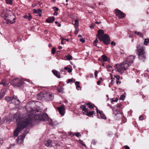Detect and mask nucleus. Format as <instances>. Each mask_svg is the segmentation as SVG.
Instances as JSON below:
<instances>
[{"label": "nucleus", "mask_w": 149, "mask_h": 149, "mask_svg": "<svg viewBox=\"0 0 149 149\" xmlns=\"http://www.w3.org/2000/svg\"><path fill=\"white\" fill-rule=\"evenodd\" d=\"M135 33L137 34L138 36H139L141 37H142L143 36V35L142 34V33L141 32H137L136 31L135 32Z\"/></svg>", "instance_id": "obj_32"}, {"label": "nucleus", "mask_w": 149, "mask_h": 149, "mask_svg": "<svg viewBox=\"0 0 149 149\" xmlns=\"http://www.w3.org/2000/svg\"><path fill=\"white\" fill-rule=\"evenodd\" d=\"M136 47L139 58L144 61L146 58V54L143 47L138 45H137Z\"/></svg>", "instance_id": "obj_4"}, {"label": "nucleus", "mask_w": 149, "mask_h": 149, "mask_svg": "<svg viewBox=\"0 0 149 149\" xmlns=\"http://www.w3.org/2000/svg\"><path fill=\"white\" fill-rule=\"evenodd\" d=\"M24 82L23 80L19 78H15L11 81L12 85L14 87H20L23 84Z\"/></svg>", "instance_id": "obj_5"}, {"label": "nucleus", "mask_w": 149, "mask_h": 149, "mask_svg": "<svg viewBox=\"0 0 149 149\" xmlns=\"http://www.w3.org/2000/svg\"><path fill=\"white\" fill-rule=\"evenodd\" d=\"M98 40L97 38H96L93 42V45L95 46L97 45V43L98 42Z\"/></svg>", "instance_id": "obj_31"}, {"label": "nucleus", "mask_w": 149, "mask_h": 149, "mask_svg": "<svg viewBox=\"0 0 149 149\" xmlns=\"http://www.w3.org/2000/svg\"><path fill=\"white\" fill-rule=\"evenodd\" d=\"M33 119L30 117L17 119L16 123L17 127L14 132L15 136H17L19 132L26 127L30 126L33 122Z\"/></svg>", "instance_id": "obj_1"}, {"label": "nucleus", "mask_w": 149, "mask_h": 149, "mask_svg": "<svg viewBox=\"0 0 149 149\" xmlns=\"http://www.w3.org/2000/svg\"><path fill=\"white\" fill-rule=\"evenodd\" d=\"M6 1L7 4H11L12 3V0H6Z\"/></svg>", "instance_id": "obj_29"}, {"label": "nucleus", "mask_w": 149, "mask_h": 149, "mask_svg": "<svg viewBox=\"0 0 149 149\" xmlns=\"http://www.w3.org/2000/svg\"><path fill=\"white\" fill-rule=\"evenodd\" d=\"M25 138V135L22 136L21 137H18L16 140L17 143L20 144H22L23 142V139Z\"/></svg>", "instance_id": "obj_10"}, {"label": "nucleus", "mask_w": 149, "mask_h": 149, "mask_svg": "<svg viewBox=\"0 0 149 149\" xmlns=\"http://www.w3.org/2000/svg\"><path fill=\"white\" fill-rule=\"evenodd\" d=\"M93 74H91V75H90V77L91 78H93Z\"/></svg>", "instance_id": "obj_64"}, {"label": "nucleus", "mask_w": 149, "mask_h": 149, "mask_svg": "<svg viewBox=\"0 0 149 149\" xmlns=\"http://www.w3.org/2000/svg\"><path fill=\"white\" fill-rule=\"evenodd\" d=\"M100 83H101V81H97V85H99L100 84Z\"/></svg>", "instance_id": "obj_55"}, {"label": "nucleus", "mask_w": 149, "mask_h": 149, "mask_svg": "<svg viewBox=\"0 0 149 149\" xmlns=\"http://www.w3.org/2000/svg\"><path fill=\"white\" fill-rule=\"evenodd\" d=\"M95 107L96 108V110H97V113H99V111H100V110H99L98 109H97V108L96 107Z\"/></svg>", "instance_id": "obj_50"}, {"label": "nucleus", "mask_w": 149, "mask_h": 149, "mask_svg": "<svg viewBox=\"0 0 149 149\" xmlns=\"http://www.w3.org/2000/svg\"><path fill=\"white\" fill-rule=\"evenodd\" d=\"M33 12L34 13H38L37 10L35 9H33Z\"/></svg>", "instance_id": "obj_47"}, {"label": "nucleus", "mask_w": 149, "mask_h": 149, "mask_svg": "<svg viewBox=\"0 0 149 149\" xmlns=\"http://www.w3.org/2000/svg\"><path fill=\"white\" fill-rule=\"evenodd\" d=\"M98 38L101 41H103L104 44L106 45L109 44L110 40L109 37L107 34H105L104 36V31L102 30H99L98 31Z\"/></svg>", "instance_id": "obj_3"}, {"label": "nucleus", "mask_w": 149, "mask_h": 149, "mask_svg": "<svg viewBox=\"0 0 149 149\" xmlns=\"http://www.w3.org/2000/svg\"><path fill=\"white\" fill-rule=\"evenodd\" d=\"M79 40L82 43H84L85 42V40L84 38H81Z\"/></svg>", "instance_id": "obj_39"}, {"label": "nucleus", "mask_w": 149, "mask_h": 149, "mask_svg": "<svg viewBox=\"0 0 149 149\" xmlns=\"http://www.w3.org/2000/svg\"><path fill=\"white\" fill-rule=\"evenodd\" d=\"M65 56L68 60H70L72 59V56L69 54H68L67 56Z\"/></svg>", "instance_id": "obj_25"}, {"label": "nucleus", "mask_w": 149, "mask_h": 149, "mask_svg": "<svg viewBox=\"0 0 149 149\" xmlns=\"http://www.w3.org/2000/svg\"><path fill=\"white\" fill-rule=\"evenodd\" d=\"M54 15H57L58 13L56 12H55L53 14Z\"/></svg>", "instance_id": "obj_52"}, {"label": "nucleus", "mask_w": 149, "mask_h": 149, "mask_svg": "<svg viewBox=\"0 0 149 149\" xmlns=\"http://www.w3.org/2000/svg\"><path fill=\"white\" fill-rule=\"evenodd\" d=\"M111 68V66L110 65H107V68Z\"/></svg>", "instance_id": "obj_58"}, {"label": "nucleus", "mask_w": 149, "mask_h": 149, "mask_svg": "<svg viewBox=\"0 0 149 149\" xmlns=\"http://www.w3.org/2000/svg\"><path fill=\"white\" fill-rule=\"evenodd\" d=\"M125 96L124 95H122L120 97V99L122 100H123L125 99Z\"/></svg>", "instance_id": "obj_34"}, {"label": "nucleus", "mask_w": 149, "mask_h": 149, "mask_svg": "<svg viewBox=\"0 0 149 149\" xmlns=\"http://www.w3.org/2000/svg\"><path fill=\"white\" fill-rule=\"evenodd\" d=\"M45 92L40 93L37 95V97L38 99L40 100H44L45 99Z\"/></svg>", "instance_id": "obj_12"}, {"label": "nucleus", "mask_w": 149, "mask_h": 149, "mask_svg": "<svg viewBox=\"0 0 149 149\" xmlns=\"http://www.w3.org/2000/svg\"><path fill=\"white\" fill-rule=\"evenodd\" d=\"M68 69H69V68L68 67H65L64 68L65 70H68Z\"/></svg>", "instance_id": "obj_60"}, {"label": "nucleus", "mask_w": 149, "mask_h": 149, "mask_svg": "<svg viewBox=\"0 0 149 149\" xmlns=\"http://www.w3.org/2000/svg\"><path fill=\"white\" fill-rule=\"evenodd\" d=\"M115 78H116L117 80H119L120 78V77L118 75H115L114 76Z\"/></svg>", "instance_id": "obj_37"}, {"label": "nucleus", "mask_w": 149, "mask_h": 149, "mask_svg": "<svg viewBox=\"0 0 149 149\" xmlns=\"http://www.w3.org/2000/svg\"><path fill=\"white\" fill-rule=\"evenodd\" d=\"M29 129H26L24 131V133L22 136L25 135L26 136V134L28 133L29 132Z\"/></svg>", "instance_id": "obj_23"}, {"label": "nucleus", "mask_w": 149, "mask_h": 149, "mask_svg": "<svg viewBox=\"0 0 149 149\" xmlns=\"http://www.w3.org/2000/svg\"><path fill=\"white\" fill-rule=\"evenodd\" d=\"M80 107L81 109L83 111H84V112L83 113L84 114L86 112H88V109L86 107V105L85 104L84 105H81Z\"/></svg>", "instance_id": "obj_16"}, {"label": "nucleus", "mask_w": 149, "mask_h": 149, "mask_svg": "<svg viewBox=\"0 0 149 149\" xmlns=\"http://www.w3.org/2000/svg\"><path fill=\"white\" fill-rule=\"evenodd\" d=\"M28 19L29 21L31 20L32 19V17L30 15V14H29V16H28Z\"/></svg>", "instance_id": "obj_41"}, {"label": "nucleus", "mask_w": 149, "mask_h": 149, "mask_svg": "<svg viewBox=\"0 0 149 149\" xmlns=\"http://www.w3.org/2000/svg\"><path fill=\"white\" fill-rule=\"evenodd\" d=\"M135 56L132 55L128 56L125 60L120 64H116L115 67L117 68V71L121 74H122L124 71L127 70L128 67L131 65L134 62Z\"/></svg>", "instance_id": "obj_2"}, {"label": "nucleus", "mask_w": 149, "mask_h": 149, "mask_svg": "<svg viewBox=\"0 0 149 149\" xmlns=\"http://www.w3.org/2000/svg\"><path fill=\"white\" fill-rule=\"evenodd\" d=\"M102 60L103 62L108 61L107 60L108 58L104 55H103L102 56Z\"/></svg>", "instance_id": "obj_20"}, {"label": "nucleus", "mask_w": 149, "mask_h": 149, "mask_svg": "<svg viewBox=\"0 0 149 149\" xmlns=\"http://www.w3.org/2000/svg\"><path fill=\"white\" fill-rule=\"evenodd\" d=\"M52 72L55 76L58 78H60V74L59 72L55 70H53Z\"/></svg>", "instance_id": "obj_14"}, {"label": "nucleus", "mask_w": 149, "mask_h": 149, "mask_svg": "<svg viewBox=\"0 0 149 149\" xmlns=\"http://www.w3.org/2000/svg\"><path fill=\"white\" fill-rule=\"evenodd\" d=\"M79 143H80L82 145V146L84 147H86V146L85 145V144H84L82 141H81L80 140H79Z\"/></svg>", "instance_id": "obj_28"}, {"label": "nucleus", "mask_w": 149, "mask_h": 149, "mask_svg": "<svg viewBox=\"0 0 149 149\" xmlns=\"http://www.w3.org/2000/svg\"><path fill=\"white\" fill-rule=\"evenodd\" d=\"M80 88V86H79V85H78V86H77V87H76V88L77 89V90H79V88Z\"/></svg>", "instance_id": "obj_54"}, {"label": "nucleus", "mask_w": 149, "mask_h": 149, "mask_svg": "<svg viewBox=\"0 0 149 149\" xmlns=\"http://www.w3.org/2000/svg\"><path fill=\"white\" fill-rule=\"evenodd\" d=\"M54 17L53 16H52L50 17L47 19L46 20V22L48 23H51L53 22L54 21Z\"/></svg>", "instance_id": "obj_15"}, {"label": "nucleus", "mask_w": 149, "mask_h": 149, "mask_svg": "<svg viewBox=\"0 0 149 149\" xmlns=\"http://www.w3.org/2000/svg\"><path fill=\"white\" fill-rule=\"evenodd\" d=\"M79 25V20L78 19H76L74 22V25L75 26H77L76 27L77 28L78 27Z\"/></svg>", "instance_id": "obj_24"}, {"label": "nucleus", "mask_w": 149, "mask_h": 149, "mask_svg": "<svg viewBox=\"0 0 149 149\" xmlns=\"http://www.w3.org/2000/svg\"><path fill=\"white\" fill-rule=\"evenodd\" d=\"M61 72H65V69H62L61 70Z\"/></svg>", "instance_id": "obj_63"}, {"label": "nucleus", "mask_w": 149, "mask_h": 149, "mask_svg": "<svg viewBox=\"0 0 149 149\" xmlns=\"http://www.w3.org/2000/svg\"><path fill=\"white\" fill-rule=\"evenodd\" d=\"M95 23L97 24H100L101 23V22H95Z\"/></svg>", "instance_id": "obj_62"}, {"label": "nucleus", "mask_w": 149, "mask_h": 149, "mask_svg": "<svg viewBox=\"0 0 149 149\" xmlns=\"http://www.w3.org/2000/svg\"><path fill=\"white\" fill-rule=\"evenodd\" d=\"M0 84H2L3 86H6L8 85V83L6 82V81H5L4 80H3L0 83Z\"/></svg>", "instance_id": "obj_18"}, {"label": "nucleus", "mask_w": 149, "mask_h": 149, "mask_svg": "<svg viewBox=\"0 0 149 149\" xmlns=\"http://www.w3.org/2000/svg\"><path fill=\"white\" fill-rule=\"evenodd\" d=\"M28 16L27 15H26L24 16V18L25 19L28 18Z\"/></svg>", "instance_id": "obj_51"}, {"label": "nucleus", "mask_w": 149, "mask_h": 149, "mask_svg": "<svg viewBox=\"0 0 149 149\" xmlns=\"http://www.w3.org/2000/svg\"><path fill=\"white\" fill-rule=\"evenodd\" d=\"M57 109L61 115L62 116L64 115L65 110L64 106L62 105L60 107H58L57 108Z\"/></svg>", "instance_id": "obj_9"}, {"label": "nucleus", "mask_w": 149, "mask_h": 149, "mask_svg": "<svg viewBox=\"0 0 149 149\" xmlns=\"http://www.w3.org/2000/svg\"><path fill=\"white\" fill-rule=\"evenodd\" d=\"M110 100L111 102H114V100L113 98L111 99Z\"/></svg>", "instance_id": "obj_53"}, {"label": "nucleus", "mask_w": 149, "mask_h": 149, "mask_svg": "<svg viewBox=\"0 0 149 149\" xmlns=\"http://www.w3.org/2000/svg\"><path fill=\"white\" fill-rule=\"evenodd\" d=\"M63 88L61 86H59V87H58L57 88V91L58 92V93H63L62 92L63 91Z\"/></svg>", "instance_id": "obj_21"}, {"label": "nucleus", "mask_w": 149, "mask_h": 149, "mask_svg": "<svg viewBox=\"0 0 149 149\" xmlns=\"http://www.w3.org/2000/svg\"><path fill=\"white\" fill-rule=\"evenodd\" d=\"M115 13L116 16H117L119 19L123 18L125 16V15L124 13L118 9L115 10Z\"/></svg>", "instance_id": "obj_7"}, {"label": "nucleus", "mask_w": 149, "mask_h": 149, "mask_svg": "<svg viewBox=\"0 0 149 149\" xmlns=\"http://www.w3.org/2000/svg\"><path fill=\"white\" fill-rule=\"evenodd\" d=\"M86 104L88 106V107L90 109H92L93 108V105L91 103H87Z\"/></svg>", "instance_id": "obj_30"}, {"label": "nucleus", "mask_w": 149, "mask_h": 149, "mask_svg": "<svg viewBox=\"0 0 149 149\" xmlns=\"http://www.w3.org/2000/svg\"><path fill=\"white\" fill-rule=\"evenodd\" d=\"M111 44L112 45L115 46L116 45V43L113 41H112L111 42Z\"/></svg>", "instance_id": "obj_45"}, {"label": "nucleus", "mask_w": 149, "mask_h": 149, "mask_svg": "<svg viewBox=\"0 0 149 149\" xmlns=\"http://www.w3.org/2000/svg\"><path fill=\"white\" fill-rule=\"evenodd\" d=\"M80 82L79 81H76L75 82V85L77 86L79 85Z\"/></svg>", "instance_id": "obj_44"}, {"label": "nucleus", "mask_w": 149, "mask_h": 149, "mask_svg": "<svg viewBox=\"0 0 149 149\" xmlns=\"http://www.w3.org/2000/svg\"><path fill=\"white\" fill-rule=\"evenodd\" d=\"M99 113L100 115V117L102 119H106L107 118L105 115L103 113V112L101 111H99Z\"/></svg>", "instance_id": "obj_19"}, {"label": "nucleus", "mask_w": 149, "mask_h": 149, "mask_svg": "<svg viewBox=\"0 0 149 149\" xmlns=\"http://www.w3.org/2000/svg\"><path fill=\"white\" fill-rule=\"evenodd\" d=\"M40 119L43 121H46L48 120V116L46 113H43L41 116V118H40Z\"/></svg>", "instance_id": "obj_13"}, {"label": "nucleus", "mask_w": 149, "mask_h": 149, "mask_svg": "<svg viewBox=\"0 0 149 149\" xmlns=\"http://www.w3.org/2000/svg\"><path fill=\"white\" fill-rule=\"evenodd\" d=\"M74 135H75L77 137L81 136V134L79 133H74Z\"/></svg>", "instance_id": "obj_33"}, {"label": "nucleus", "mask_w": 149, "mask_h": 149, "mask_svg": "<svg viewBox=\"0 0 149 149\" xmlns=\"http://www.w3.org/2000/svg\"><path fill=\"white\" fill-rule=\"evenodd\" d=\"M123 149H130L129 147L127 146H125L123 148Z\"/></svg>", "instance_id": "obj_38"}, {"label": "nucleus", "mask_w": 149, "mask_h": 149, "mask_svg": "<svg viewBox=\"0 0 149 149\" xmlns=\"http://www.w3.org/2000/svg\"><path fill=\"white\" fill-rule=\"evenodd\" d=\"M148 43H149V39L147 38L145 39L144 42V44L146 45H148Z\"/></svg>", "instance_id": "obj_26"}, {"label": "nucleus", "mask_w": 149, "mask_h": 149, "mask_svg": "<svg viewBox=\"0 0 149 149\" xmlns=\"http://www.w3.org/2000/svg\"><path fill=\"white\" fill-rule=\"evenodd\" d=\"M53 9L55 12L58 11V8L55 6L53 7Z\"/></svg>", "instance_id": "obj_35"}, {"label": "nucleus", "mask_w": 149, "mask_h": 149, "mask_svg": "<svg viewBox=\"0 0 149 149\" xmlns=\"http://www.w3.org/2000/svg\"><path fill=\"white\" fill-rule=\"evenodd\" d=\"M12 97H6L5 98V100L8 102L10 103H11L12 100Z\"/></svg>", "instance_id": "obj_17"}, {"label": "nucleus", "mask_w": 149, "mask_h": 149, "mask_svg": "<svg viewBox=\"0 0 149 149\" xmlns=\"http://www.w3.org/2000/svg\"><path fill=\"white\" fill-rule=\"evenodd\" d=\"M116 83L117 84H118V83H119V84H120L121 83V82L119 81V80H118L116 82Z\"/></svg>", "instance_id": "obj_57"}, {"label": "nucleus", "mask_w": 149, "mask_h": 149, "mask_svg": "<svg viewBox=\"0 0 149 149\" xmlns=\"http://www.w3.org/2000/svg\"><path fill=\"white\" fill-rule=\"evenodd\" d=\"M15 18H14L13 19V21H11L10 20V19H8L7 20V24H13V23L15 22Z\"/></svg>", "instance_id": "obj_22"}, {"label": "nucleus", "mask_w": 149, "mask_h": 149, "mask_svg": "<svg viewBox=\"0 0 149 149\" xmlns=\"http://www.w3.org/2000/svg\"><path fill=\"white\" fill-rule=\"evenodd\" d=\"M72 80L71 79H69L68 80L67 82V83H69L72 81Z\"/></svg>", "instance_id": "obj_43"}, {"label": "nucleus", "mask_w": 149, "mask_h": 149, "mask_svg": "<svg viewBox=\"0 0 149 149\" xmlns=\"http://www.w3.org/2000/svg\"><path fill=\"white\" fill-rule=\"evenodd\" d=\"M45 146L48 147H51L52 146V142L51 140L45 141Z\"/></svg>", "instance_id": "obj_11"}, {"label": "nucleus", "mask_w": 149, "mask_h": 149, "mask_svg": "<svg viewBox=\"0 0 149 149\" xmlns=\"http://www.w3.org/2000/svg\"><path fill=\"white\" fill-rule=\"evenodd\" d=\"M84 114H85L88 116H90L91 115H92V113L91 111H88V112H86Z\"/></svg>", "instance_id": "obj_27"}, {"label": "nucleus", "mask_w": 149, "mask_h": 149, "mask_svg": "<svg viewBox=\"0 0 149 149\" xmlns=\"http://www.w3.org/2000/svg\"><path fill=\"white\" fill-rule=\"evenodd\" d=\"M98 71L97 70H95L94 73V75L95 77H97V74H98Z\"/></svg>", "instance_id": "obj_40"}, {"label": "nucleus", "mask_w": 149, "mask_h": 149, "mask_svg": "<svg viewBox=\"0 0 149 149\" xmlns=\"http://www.w3.org/2000/svg\"><path fill=\"white\" fill-rule=\"evenodd\" d=\"M114 81L113 80H111V84H114Z\"/></svg>", "instance_id": "obj_56"}, {"label": "nucleus", "mask_w": 149, "mask_h": 149, "mask_svg": "<svg viewBox=\"0 0 149 149\" xmlns=\"http://www.w3.org/2000/svg\"><path fill=\"white\" fill-rule=\"evenodd\" d=\"M139 119L140 120H143V117L142 116H140L139 117Z\"/></svg>", "instance_id": "obj_49"}, {"label": "nucleus", "mask_w": 149, "mask_h": 149, "mask_svg": "<svg viewBox=\"0 0 149 149\" xmlns=\"http://www.w3.org/2000/svg\"><path fill=\"white\" fill-rule=\"evenodd\" d=\"M4 94H2V95H0V99H1L2 97H3V96H4Z\"/></svg>", "instance_id": "obj_59"}, {"label": "nucleus", "mask_w": 149, "mask_h": 149, "mask_svg": "<svg viewBox=\"0 0 149 149\" xmlns=\"http://www.w3.org/2000/svg\"><path fill=\"white\" fill-rule=\"evenodd\" d=\"M52 53L54 54L56 52V49L55 48H53L52 50Z\"/></svg>", "instance_id": "obj_36"}, {"label": "nucleus", "mask_w": 149, "mask_h": 149, "mask_svg": "<svg viewBox=\"0 0 149 149\" xmlns=\"http://www.w3.org/2000/svg\"><path fill=\"white\" fill-rule=\"evenodd\" d=\"M45 99L47 101L52 100L54 97V95L52 93H46L45 92Z\"/></svg>", "instance_id": "obj_6"}, {"label": "nucleus", "mask_w": 149, "mask_h": 149, "mask_svg": "<svg viewBox=\"0 0 149 149\" xmlns=\"http://www.w3.org/2000/svg\"><path fill=\"white\" fill-rule=\"evenodd\" d=\"M20 103V101L18 99L17 96L14 95L13 97H12L11 103L18 105Z\"/></svg>", "instance_id": "obj_8"}, {"label": "nucleus", "mask_w": 149, "mask_h": 149, "mask_svg": "<svg viewBox=\"0 0 149 149\" xmlns=\"http://www.w3.org/2000/svg\"><path fill=\"white\" fill-rule=\"evenodd\" d=\"M75 28L76 30L75 31V33L76 34H77L78 32V30H77V28L76 27H75Z\"/></svg>", "instance_id": "obj_46"}, {"label": "nucleus", "mask_w": 149, "mask_h": 149, "mask_svg": "<svg viewBox=\"0 0 149 149\" xmlns=\"http://www.w3.org/2000/svg\"><path fill=\"white\" fill-rule=\"evenodd\" d=\"M62 47H61V46H59L58 47V49H62Z\"/></svg>", "instance_id": "obj_61"}, {"label": "nucleus", "mask_w": 149, "mask_h": 149, "mask_svg": "<svg viewBox=\"0 0 149 149\" xmlns=\"http://www.w3.org/2000/svg\"><path fill=\"white\" fill-rule=\"evenodd\" d=\"M72 71V70L71 69L69 68V69H68V72L70 73Z\"/></svg>", "instance_id": "obj_48"}, {"label": "nucleus", "mask_w": 149, "mask_h": 149, "mask_svg": "<svg viewBox=\"0 0 149 149\" xmlns=\"http://www.w3.org/2000/svg\"><path fill=\"white\" fill-rule=\"evenodd\" d=\"M37 11L38 14L39 13H42V12L41 10L40 9H38L37 10Z\"/></svg>", "instance_id": "obj_42"}]
</instances>
